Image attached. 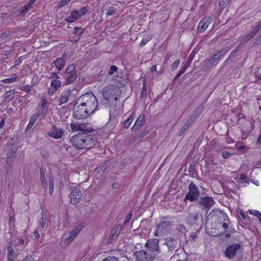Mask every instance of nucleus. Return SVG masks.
Instances as JSON below:
<instances>
[{"label":"nucleus","mask_w":261,"mask_h":261,"mask_svg":"<svg viewBox=\"0 0 261 261\" xmlns=\"http://www.w3.org/2000/svg\"><path fill=\"white\" fill-rule=\"evenodd\" d=\"M243 247L239 243H235L227 247L224 252L225 256L228 259H232L235 256L243 251Z\"/></svg>","instance_id":"nucleus-6"},{"label":"nucleus","mask_w":261,"mask_h":261,"mask_svg":"<svg viewBox=\"0 0 261 261\" xmlns=\"http://www.w3.org/2000/svg\"><path fill=\"white\" fill-rule=\"evenodd\" d=\"M43 114H44L43 111L41 112L38 111L36 113L33 114L29 120V123L27 126V128H25V131H29L36 121L37 118Z\"/></svg>","instance_id":"nucleus-16"},{"label":"nucleus","mask_w":261,"mask_h":261,"mask_svg":"<svg viewBox=\"0 0 261 261\" xmlns=\"http://www.w3.org/2000/svg\"><path fill=\"white\" fill-rule=\"evenodd\" d=\"M117 67L116 66L112 65L110 67L108 74L109 75H112L114 72H117Z\"/></svg>","instance_id":"nucleus-41"},{"label":"nucleus","mask_w":261,"mask_h":261,"mask_svg":"<svg viewBox=\"0 0 261 261\" xmlns=\"http://www.w3.org/2000/svg\"><path fill=\"white\" fill-rule=\"evenodd\" d=\"M151 37L150 36L144 37L140 43V45L141 46L145 45L147 42H148L151 40Z\"/></svg>","instance_id":"nucleus-35"},{"label":"nucleus","mask_w":261,"mask_h":261,"mask_svg":"<svg viewBox=\"0 0 261 261\" xmlns=\"http://www.w3.org/2000/svg\"><path fill=\"white\" fill-rule=\"evenodd\" d=\"M70 127L72 132H82V133L92 132L93 128L89 123H80L79 122H74L70 124Z\"/></svg>","instance_id":"nucleus-7"},{"label":"nucleus","mask_w":261,"mask_h":261,"mask_svg":"<svg viewBox=\"0 0 261 261\" xmlns=\"http://www.w3.org/2000/svg\"><path fill=\"white\" fill-rule=\"evenodd\" d=\"M18 79V76L16 74H14L11 77L3 80L2 82L4 83H10L17 81Z\"/></svg>","instance_id":"nucleus-29"},{"label":"nucleus","mask_w":261,"mask_h":261,"mask_svg":"<svg viewBox=\"0 0 261 261\" xmlns=\"http://www.w3.org/2000/svg\"><path fill=\"white\" fill-rule=\"evenodd\" d=\"M87 9L86 7H83L82 8L80 11H78V13H79L80 17L85 15L87 13Z\"/></svg>","instance_id":"nucleus-45"},{"label":"nucleus","mask_w":261,"mask_h":261,"mask_svg":"<svg viewBox=\"0 0 261 261\" xmlns=\"http://www.w3.org/2000/svg\"><path fill=\"white\" fill-rule=\"evenodd\" d=\"M24 261H33L34 260V258H33V257L32 256V255H27L24 260H23Z\"/></svg>","instance_id":"nucleus-51"},{"label":"nucleus","mask_w":261,"mask_h":261,"mask_svg":"<svg viewBox=\"0 0 261 261\" xmlns=\"http://www.w3.org/2000/svg\"><path fill=\"white\" fill-rule=\"evenodd\" d=\"M180 61L179 60H177L174 61V62L171 65V69L172 70H176L178 67Z\"/></svg>","instance_id":"nucleus-39"},{"label":"nucleus","mask_w":261,"mask_h":261,"mask_svg":"<svg viewBox=\"0 0 261 261\" xmlns=\"http://www.w3.org/2000/svg\"><path fill=\"white\" fill-rule=\"evenodd\" d=\"M48 177H49V194L50 195H52V194L54 193V178L53 175V174L51 172H49L48 173Z\"/></svg>","instance_id":"nucleus-25"},{"label":"nucleus","mask_w":261,"mask_h":261,"mask_svg":"<svg viewBox=\"0 0 261 261\" xmlns=\"http://www.w3.org/2000/svg\"><path fill=\"white\" fill-rule=\"evenodd\" d=\"M168 248L169 251L173 250L174 249L176 246L177 242L176 241L172 238H169L166 242L165 243Z\"/></svg>","instance_id":"nucleus-20"},{"label":"nucleus","mask_w":261,"mask_h":261,"mask_svg":"<svg viewBox=\"0 0 261 261\" xmlns=\"http://www.w3.org/2000/svg\"><path fill=\"white\" fill-rule=\"evenodd\" d=\"M65 5V0H61L58 5V8L60 9Z\"/></svg>","instance_id":"nucleus-50"},{"label":"nucleus","mask_w":261,"mask_h":261,"mask_svg":"<svg viewBox=\"0 0 261 261\" xmlns=\"http://www.w3.org/2000/svg\"><path fill=\"white\" fill-rule=\"evenodd\" d=\"M170 229L171 224L168 221H163L158 225L154 235L156 237L165 235L170 231Z\"/></svg>","instance_id":"nucleus-8"},{"label":"nucleus","mask_w":261,"mask_h":261,"mask_svg":"<svg viewBox=\"0 0 261 261\" xmlns=\"http://www.w3.org/2000/svg\"><path fill=\"white\" fill-rule=\"evenodd\" d=\"M98 101L91 92H88L81 95L77 99L73 108V115L77 119L86 118L96 111Z\"/></svg>","instance_id":"nucleus-1"},{"label":"nucleus","mask_w":261,"mask_h":261,"mask_svg":"<svg viewBox=\"0 0 261 261\" xmlns=\"http://www.w3.org/2000/svg\"><path fill=\"white\" fill-rule=\"evenodd\" d=\"M5 124V121L4 120H2L0 122V128H2L4 125Z\"/></svg>","instance_id":"nucleus-59"},{"label":"nucleus","mask_w":261,"mask_h":261,"mask_svg":"<svg viewBox=\"0 0 261 261\" xmlns=\"http://www.w3.org/2000/svg\"><path fill=\"white\" fill-rule=\"evenodd\" d=\"M186 129L185 127H184L179 132V135L180 136L184 132V131Z\"/></svg>","instance_id":"nucleus-58"},{"label":"nucleus","mask_w":261,"mask_h":261,"mask_svg":"<svg viewBox=\"0 0 261 261\" xmlns=\"http://www.w3.org/2000/svg\"><path fill=\"white\" fill-rule=\"evenodd\" d=\"M231 153L228 152H227V151H223L222 152V156L224 158V159H227L228 158L229 156H231Z\"/></svg>","instance_id":"nucleus-47"},{"label":"nucleus","mask_w":261,"mask_h":261,"mask_svg":"<svg viewBox=\"0 0 261 261\" xmlns=\"http://www.w3.org/2000/svg\"><path fill=\"white\" fill-rule=\"evenodd\" d=\"M72 145L78 149L90 148L94 145V140L91 136L85 133H79L70 140Z\"/></svg>","instance_id":"nucleus-3"},{"label":"nucleus","mask_w":261,"mask_h":261,"mask_svg":"<svg viewBox=\"0 0 261 261\" xmlns=\"http://www.w3.org/2000/svg\"><path fill=\"white\" fill-rule=\"evenodd\" d=\"M83 228L82 224L74 226L68 232L66 237V244L72 242Z\"/></svg>","instance_id":"nucleus-9"},{"label":"nucleus","mask_w":261,"mask_h":261,"mask_svg":"<svg viewBox=\"0 0 261 261\" xmlns=\"http://www.w3.org/2000/svg\"><path fill=\"white\" fill-rule=\"evenodd\" d=\"M115 12H116L115 10H114L113 9H110L107 11V12L106 13V15L108 16H111V15L115 14Z\"/></svg>","instance_id":"nucleus-48"},{"label":"nucleus","mask_w":261,"mask_h":261,"mask_svg":"<svg viewBox=\"0 0 261 261\" xmlns=\"http://www.w3.org/2000/svg\"><path fill=\"white\" fill-rule=\"evenodd\" d=\"M77 77L75 67L73 65L66 69V84L73 82Z\"/></svg>","instance_id":"nucleus-12"},{"label":"nucleus","mask_w":261,"mask_h":261,"mask_svg":"<svg viewBox=\"0 0 261 261\" xmlns=\"http://www.w3.org/2000/svg\"><path fill=\"white\" fill-rule=\"evenodd\" d=\"M57 74L56 73L52 72L51 73V76H50L51 77H57Z\"/></svg>","instance_id":"nucleus-60"},{"label":"nucleus","mask_w":261,"mask_h":261,"mask_svg":"<svg viewBox=\"0 0 261 261\" xmlns=\"http://www.w3.org/2000/svg\"><path fill=\"white\" fill-rule=\"evenodd\" d=\"M39 230L38 229L34 232V235L35 238L39 239L40 237V234L39 233Z\"/></svg>","instance_id":"nucleus-52"},{"label":"nucleus","mask_w":261,"mask_h":261,"mask_svg":"<svg viewBox=\"0 0 261 261\" xmlns=\"http://www.w3.org/2000/svg\"><path fill=\"white\" fill-rule=\"evenodd\" d=\"M221 57H220L219 54L218 53L214 54L213 57L211 58L210 61L213 63L217 61L218 60H219Z\"/></svg>","instance_id":"nucleus-40"},{"label":"nucleus","mask_w":261,"mask_h":261,"mask_svg":"<svg viewBox=\"0 0 261 261\" xmlns=\"http://www.w3.org/2000/svg\"><path fill=\"white\" fill-rule=\"evenodd\" d=\"M15 252L13 249V247L12 246V244L10 243L9 246L8 247V260L14 259L15 258Z\"/></svg>","instance_id":"nucleus-24"},{"label":"nucleus","mask_w":261,"mask_h":261,"mask_svg":"<svg viewBox=\"0 0 261 261\" xmlns=\"http://www.w3.org/2000/svg\"><path fill=\"white\" fill-rule=\"evenodd\" d=\"M83 30L81 28L76 27L74 28V33L76 34L79 37H80L83 34Z\"/></svg>","instance_id":"nucleus-36"},{"label":"nucleus","mask_w":261,"mask_h":261,"mask_svg":"<svg viewBox=\"0 0 261 261\" xmlns=\"http://www.w3.org/2000/svg\"><path fill=\"white\" fill-rule=\"evenodd\" d=\"M258 79L259 80H261V73H260L258 76Z\"/></svg>","instance_id":"nucleus-61"},{"label":"nucleus","mask_w":261,"mask_h":261,"mask_svg":"<svg viewBox=\"0 0 261 261\" xmlns=\"http://www.w3.org/2000/svg\"><path fill=\"white\" fill-rule=\"evenodd\" d=\"M147 249L135 253L138 261H151L160 253L159 241L157 239L149 240L145 244Z\"/></svg>","instance_id":"nucleus-2"},{"label":"nucleus","mask_w":261,"mask_h":261,"mask_svg":"<svg viewBox=\"0 0 261 261\" xmlns=\"http://www.w3.org/2000/svg\"><path fill=\"white\" fill-rule=\"evenodd\" d=\"M8 34L7 33H2L0 35V38L3 39H6V38L8 37Z\"/></svg>","instance_id":"nucleus-54"},{"label":"nucleus","mask_w":261,"mask_h":261,"mask_svg":"<svg viewBox=\"0 0 261 261\" xmlns=\"http://www.w3.org/2000/svg\"><path fill=\"white\" fill-rule=\"evenodd\" d=\"M134 118H135L134 114H132L129 116V118L124 122V126L126 128H128L130 126Z\"/></svg>","instance_id":"nucleus-34"},{"label":"nucleus","mask_w":261,"mask_h":261,"mask_svg":"<svg viewBox=\"0 0 261 261\" xmlns=\"http://www.w3.org/2000/svg\"><path fill=\"white\" fill-rule=\"evenodd\" d=\"M191 56H192V54L190 55V56L186 64L182 68V69L178 72V73L176 75V78L179 77L185 72L188 66H189V65H190V64L192 62V58L191 57Z\"/></svg>","instance_id":"nucleus-27"},{"label":"nucleus","mask_w":261,"mask_h":261,"mask_svg":"<svg viewBox=\"0 0 261 261\" xmlns=\"http://www.w3.org/2000/svg\"><path fill=\"white\" fill-rule=\"evenodd\" d=\"M219 218L221 223H219L217 226V228H213L210 230L208 227H206L208 234L211 236H218L226 232L229 223L228 216L223 213L220 214Z\"/></svg>","instance_id":"nucleus-4"},{"label":"nucleus","mask_w":261,"mask_h":261,"mask_svg":"<svg viewBox=\"0 0 261 261\" xmlns=\"http://www.w3.org/2000/svg\"><path fill=\"white\" fill-rule=\"evenodd\" d=\"M200 203L206 208H210L214 204V200L212 197H203L201 198Z\"/></svg>","instance_id":"nucleus-17"},{"label":"nucleus","mask_w":261,"mask_h":261,"mask_svg":"<svg viewBox=\"0 0 261 261\" xmlns=\"http://www.w3.org/2000/svg\"><path fill=\"white\" fill-rule=\"evenodd\" d=\"M219 7L221 10L224 9L229 3L230 0H217Z\"/></svg>","instance_id":"nucleus-32"},{"label":"nucleus","mask_w":261,"mask_h":261,"mask_svg":"<svg viewBox=\"0 0 261 261\" xmlns=\"http://www.w3.org/2000/svg\"><path fill=\"white\" fill-rule=\"evenodd\" d=\"M198 196L199 191L198 188L194 183H191L189 186V192L186 196L185 199L192 201L197 198Z\"/></svg>","instance_id":"nucleus-10"},{"label":"nucleus","mask_w":261,"mask_h":261,"mask_svg":"<svg viewBox=\"0 0 261 261\" xmlns=\"http://www.w3.org/2000/svg\"><path fill=\"white\" fill-rule=\"evenodd\" d=\"M229 49L226 48H223L221 50L219 51L218 52V54H219L220 57L224 56L228 51Z\"/></svg>","instance_id":"nucleus-42"},{"label":"nucleus","mask_w":261,"mask_h":261,"mask_svg":"<svg viewBox=\"0 0 261 261\" xmlns=\"http://www.w3.org/2000/svg\"><path fill=\"white\" fill-rule=\"evenodd\" d=\"M46 105H47L46 99L44 98H42L41 104V107L42 108V110H41V111H39L41 112L43 111L44 114H45L46 113V111H45V109L46 107Z\"/></svg>","instance_id":"nucleus-37"},{"label":"nucleus","mask_w":261,"mask_h":261,"mask_svg":"<svg viewBox=\"0 0 261 261\" xmlns=\"http://www.w3.org/2000/svg\"><path fill=\"white\" fill-rule=\"evenodd\" d=\"M82 193L81 190L76 188L72 189L70 194V202L73 204H77L82 198Z\"/></svg>","instance_id":"nucleus-11"},{"label":"nucleus","mask_w":261,"mask_h":261,"mask_svg":"<svg viewBox=\"0 0 261 261\" xmlns=\"http://www.w3.org/2000/svg\"><path fill=\"white\" fill-rule=\"evenodd\" d=\"M247 176L244 174H242L240 175V181L242 182H245L246 180H247Z\"/></svg>","instance_id":"nucleus-49"},{"label":"nucleus","mask_w":261,"mask_h":261,"mask_svg":"<svg viewBox=\"0 0 261 261\" xmlns=\"http://www.w3.org/2000/svg\"><path fill=\"white\" fill-rule=\"evenodd\" d=\"M64 54L63 55L62 57L58 58L56 59L54 62V64L56 67V68L59 70L60 71L62 70L64 66L65 65V61L64 59L63 58V57L64 56Z\"/></svg>","instance_id":"nucleus-18"},{"label":"nucleus","mask_w":261,"mask_h":261,"mask_svg":"<svg viewBox=\"0 0 261 261\" xmlns=\"http://www.w3.org/2000/svg\"><path fill=\"white\" fill-rule=\"evenodd\" d=\"M58 106H61L62 104L65 103V96L62 94L60 99L58 100Z\"/></svg>","instance_id":"nucleus-44"},{"label":"nucleus","mask_w":261,"mask_h":261,"mask_svg":"<svg viewBox=\"0 0 261 261\" xmlns=\"http://www.w3.org/2000/svg\"><path fill=\"white\" fill-rule=\"evenodd\" d=\"M260 29L261 24H257L255 27H254L249 34L247 35V40H249L250 38L253 37Z\"/></svg>","instance_id":"nucleus-28"},{"label":"nucleus","mask_w":261,"mask_h":261,"mask_svg":"<svg viewBox=\"0 0 261 261\" xmlns=\"http://www.w3.org/2000/svg\"><path fill=\"white\" fill-rule=\"evenodd\" d=\"M121 228L122 226L121 225H118L112 229L111 231L110 237L108 240V242L109 243H111L113 240L117 239L121 231Z\"/></svg>","instance_id":"nucleus-15"},{"label":"nucleus","mask_w":261,"mask_h":261,"mask_svg":"<svg viewBox=\"0 0 261 261\" xmlns=\"http://www.w3.org/2000/svg\"><path fill=\"white\" fill-rule=\"evenodd\" d=\"M212 22L210 17H205L199 22L198 25V31L200 33L204 32Z\"/></svg>","instance_id":"nucleus-13"},{"label":"nucleus","mask_w":261,"mask_h":261,"mask_svg":"<svg viewBox=\"0 0 261 261\" xmlns=\"http://www.w3.org/2000/svg\"><path fill=\"white\" fill-rule=\"evenodd\" d=\"M41 217L39 221L40 227L38 228L39 231H41L44 228L46 219V213L44 211L41 212Z\"/></svg>","instance_id":"nucleus-26"},{"label":"nucleus","mask_w":261,"mask_h":261,"mask_svg":"<svg viewBox=\"0 0 261 261\" xmlns=\"http://www.w3.org/2000/svg\"><path fill=\"white\" fill-rule=\"evenodd\" d=\"M61 82L57 79H53L51 81V87L57 91V89L60 86Z\"/></svg>","instance_id":"nucleus-33"},{"label":"nucleus","mask_w":261,"mask_h":261,"mask_svg":"<svg viewBox=\"0 0 261 261\" xmlns=\"http://www.w3.org/2000/svg\"><path fill=\"white\" fill-rule=\"evenodd\" d=\"M145 90V85L144 84L143 87V91Z\"/></svg>","instance_id":"nucleus-63"},{"label":"nucleus","mask_w":261,"mask_h":261,"mask_svg":"<svg viewBox=\"0 0 261 261\" xmlns=\"http://www.w3.org/2000/svg\"><path fill=\"white\" fill-rule=\"evenodd\" d=\"M40 180L42 186H46V179L45 176V170L43 167L40 169Z\"/></svg>","instance_id":"nucleus-31"},{"label":"nucleus","mask_w":261,"mask_h":261,"mask_svg":"<svg viewBox=\"0 0 261 261\" xmlns=\"http://www.w3.org/2000/svg\"><path fill=\"white\" fill-rule=\"evenodd\" d=\"M32 89V85H25L22 88H21V90L22 91L26 92L27 93H30Z\"/></svg>","instance_id":"nucleus-38"},{"label":"nucleus","mask_w":261,"mask_h":261,"mask_svg":"<svg viewBox=\"0 0 261 261\" xmlns=\"http://www.w3.org/2000/svg\"><path fill=\"white\" fill-rule=\"evenodd\" d=\"M63 133L64 131L60 127L54 125L53 126L51 131L48 133V135L54 138L58 139L62 137Z\"/></svg>","instance_id":"nucleus-14"},{"label":"nucleus","mask_w":261,"mask_h":261,"mask_svg":"<svg viewBox=\"0 0 261 261\" xmlns=\"http://www.w3.org/2000/svg\"><path fill=\"white\" fill-rule=\"evenodd\" d=\"M240 215L244 220H246L248 218V216L246 215L243 212H240Z\"/></svg>","instance_id":"nucleus-53"},{"label":"nucleus","mask_w":261,"mask_h":261,"mask_svg":"<svg viewBox=\"0 0 261 261\" xmlns=\"http://www.w3.org/2000/svg\"><path fill=\"white\" fill-rule=\"evenodd\" d=\"M20 242V244H23V243H24V241L22 239H21Z\"/></svg>","instance_id":"nucleus-62"},{"label":"nucleus","mask_w":261,"mask_h":261,"mask_svg":"<svg viewBox=\"0 0 261 261\" xmlns=\"http://www.w3.org/2000/svg\"><path fill=\"white\" fill-rule=\"evenodd\" d=\"M237 147L238 148V149L239 150H242V149H244L245 148V146L244 145H239L238 146L237 144Z\"/></svg>","instance_id":"nucleus-55"},{"label":"nucleus","mask_w":261,"mask_h":261,"mask_svg":"<svg viewBox=\"0 0 261 261\" xmlns=\"http://www.w3.org/2000/svg\"><path fill=\"white\" fill-rule=\"evenodd\" d=\"M144 117H145L143 114L140 115L132 128H138L143 125L144 123Z\"/></svg>","instance_id":"nucleus-22"},{"label":"nucleus","mask_w":261,"mask_h":261,"mask_svg":"<svg viewBox=\"0 0 261 261\" xmlns=\"http://www.w3.org/2000/svg\"><path fill=\"white\" fill-rule=\"evenodd\" d=\"M80 17L78 11H73L71 12L69 17L67 19L66 18V21H68V22H72L77 20Z\"/></svg>","instance_id":"nucleus-21"},{"label":"nucleus","mask_w":261,"mask_h":261,"mask_svg":"<svg viewBox=\"0 0 261 261\" xmlns=\"http://www.w3.org/2000/svg\"><path fill=\"white\" fill-rule=\"evenodd\" d=\"M254 184H255L256 185L258 186V185H259V182H258V181H256V182H255Z\"/></svg>","instance_id":"nucleus-64"},{"label":"nucleus","mask_w":261,"mask_h":261,"mask_svg":"<svg viewBox=\"0 0 261 261\" xmlns=\"http://www.w3.org/2000/svg\"><path fill=\"white\" fill-rule=\"evenodd\" d=\"M156 71V66L155 65L152 66L151 68V71L152 72H154Z\"/></svg>","instance_id":"nucleus-56"},{"label":"nucleus","mask_w":261,"mask_h":261,"mask_svg":"<svg viewBox=\"0 0 261 261\" xmlns=\"http://www.w3.org/2000/svg\"><path fill=\"white\" fill-rule=\"evenodd\" d=\"M65 15V13L64 12L63 13H59L58 14H57V18L61 20V21H62L63 22H64L65 20V18H64V15Z\"/></svg>","instance_id":"nucleus-46"},{"label":"nucleus","mask_w":261,"mask_h":261,"mask_svg":"<svg viewBox=\"0 0 261 261\" xmlns=\"http://www.w3.org/2000/svg\"><path fill=\"white\" fill-rule=\"evenodd\" d=\"M120 94V90L113 85L106 86L103 90L102 95L105 99L109 101H116Z\"/></svg>","instance_id":"nucleus-5"},{"label":"nucleus","mask_w":261,"mask_h":261,"mask_svg":"<svg viewBox=\"0 0 261 261\" xmlns=\"http://www.w3.org/2000/svg\"><path fill=\"white\" fill-rule=\"evenodd\" d=\"M248 213L251 215L254 216L258 218L259 223L261 224V213L259 211L255 210H250Z\"/></svg>","instance_id":"nucleus-30"},{"label":"nucleus","mask_w":261,"mask_h":261,"mask_svg":"<svg viewBox=\"0 0 261 261\" xmlns=\"http://www.w3.org/2000/svg\"><path fill=\"white\" fill-rule=\"evenodd\" d=\"M35 1L36 0H30L29 3L23 7L22 9L19 13V15H24L29 11H30V9L32 8L33 5L34 4Z\"/></svg>","instance_id":"nucleus-19"},{"label":"nucleus","mask_w":261,"mask_h":261,"mask_svg":"<svg viewBox=\"0 0 261 261\" xmlns=\"http://www.w3.org/2000/svg\"><path fill=\"white\" fill-rule=\"evenodd\" d=\"M55 91V89H54V90H53V89H48V93L49 95H51V94H53Z\"/></svg>","instance_id":"nucleus-57"},{"label":"nucleus","mask_w":261,"mask_h":261,"mask_svg":"<svg viewBox=\"0 0 261 261\" xmlns=\"http://www.w3.org/2000/svg\"><path fill=\"white\" fill-rule=\"evenodd\" d=\"M101 261H118V258L115 256H109L103 259Z\"/></svg>","instance_id":"nucleus-43"},{"label":"nucleus","mask_w":261,"mask_h":261,"mask_svg":"<svg viewBox=\"0 0 261 261\" xmlns=\"http://www.w3.org/2000/svg\"><path fill=\"white\" fill-rule=\"evenodd\" d=\"M15 97V92L13 90H10L5 92L3 97L6 101L12 100Z\"/></svg>","instance_id":"nucleus-23"}]
</instances>
